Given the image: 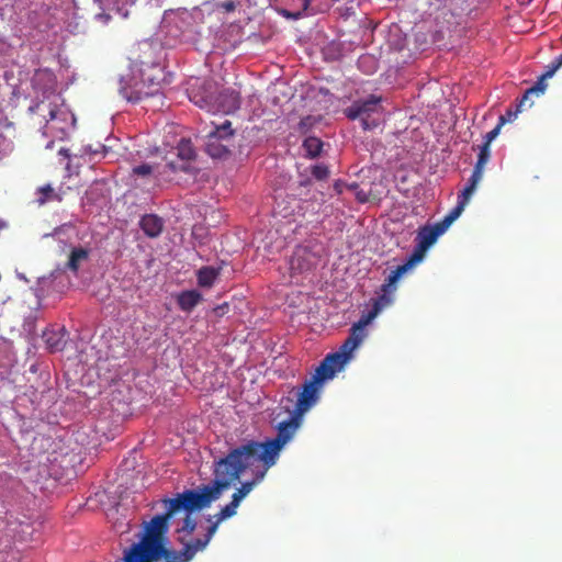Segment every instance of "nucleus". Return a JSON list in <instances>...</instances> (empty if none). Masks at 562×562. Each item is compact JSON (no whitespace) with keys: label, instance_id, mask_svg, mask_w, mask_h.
<instances>
[{"label":"nucleus","instance_id":"nucleus-1","mask_svg":"<svg viewBox=\"0 0 562 562\" xmlns=\"http://www.w3.org/2000/svg\"><path fill=\"white\" fill-rule=\"evenodd\" d=\"M226 490V483L214 479L198 491L187 490L175 498L164 499L166 513L144 524L139 541L124 550L122 562H190L194 552L187 544L180 551L167 547L169 519L181 508L191 513L209 507Z\"/></svg>","mask_w":562,"mask_h":562},{"label":"nucleus","instance_id":"nucleus-2","mask_svg":"<svg viewBox=\"0 0 562 562\" xmlns=\"http://www.w3.org/2000/svg\"><path fill=\"white\" fill-rule=\"evenodd\" d=\"M301 422L302 416L291 411L290 417L279 423L276 438L265 442L250 440L231 450L226 457L214 462V479L220 483H226L228 490L246 469L252 468L256 463L274 465L282 447L294 436Z\"/></svg>","mask_w":562,"mask_h":562},{"label":"nucleus","instance_id":"nucleus-3","mask_svg":"<svg viewBox=\"0 0 562 562\" xmlns=\"http://www.w3.org/2000/svg\"><path fill=\"white\" fill-rule=\"evenodd\" d=\"M35 90H42L44 100H41L29 108L32 114L41 117L46 132H58L67 134L75 126L76 117L68 108L58 103L55 95L56 79L49 71H38L33 78Z\"/></svg>","mask_w":562,"mask_h":562},{"label":"nucleus","instance_id":"nucleus-4","mask_svg":"<svg viewBox=\"0 0 562 562\" xmlns=\"http://www.w3.org/2000/svg\"><path fill=\"white\" fill-rule=\"evenodd\" d=\"M351 357L352 355L344 350L341 346L338 351L328 353L311 379L306 380L300 390H292L291 393L296 397L292 412L303 417L318 402L324 382L341 371Z\"/></svg>","mask_w":562,"mask_h":562},{"label":"nucleus","instance_id":"nucleus-5","mask_svg":"<svg viewBox=\"0 0 562 562\" xmlns=\"http://www.w3.org/2000/svg\"><path fill=\"white\" fill-rule=\"evenodd\" d=\"M402 265L397 266L381 285V294L372 299V310L363 314L361 318L351 326L349 335L342 342L341 347L349 353L352 352L362 344L367 336L366 327L376 317V315L386 306L393 303V294L396 291V283L403 274L408 272Z\"/></svg>","mask_w":562,"mask_h":562},{"label":"nucleus","instance_id":"nucleus-6","mask_svg":"<svg viewBox=\"0 0 562 562\" xmlns=\"http://www.w3.org/2000/svg\"><path fill=\"white\" fill-rule=\"evenodd\" d=\"M402 265L397 266L381 285V294L372 299V310L363 314L361 318L351 326L349 335L342 342L341 347L349 353L352 352L362 344L367 336L366 327L376 317V315L386 306L393 303V294L396 291V283L403 274L408 272Z\"/></svg>","mask_w":562,"mask_h":562},{"label":"nucleus","instance_id":"nucleus-7","mask_svg":"<svg viewBox=\"0 0 562 562\" xmlns=\"http://www.w3.org/2000/svg\"><path fill=\"white\" fill-rule=\"evenodd\" d=\"M381 97L371 94L364 100L355 101L345 110V114L349 120L360 119L363 130H371L378 126L374 113L381 109Z\"/></svg>","mask_w":562,"mask_h":562},{"label":"nucleus","instance_id":"nucleus-8","mask_svg":"<svg viewBox=\"0 0 562 562\" xmlns=\"http://www.w3.org/2000/svg\"><path fill=\"white\" fill-rule=\"evenodd\" d=\"M441 232L436 225H425L420 227L416 236V247L409 258L402 266L412 270L416 263L423 260L426 251L436 243Z\"/></svg>","mask_w":562,"mask_h":562},{"label":"nucleus","instance_id":"nucleus-9","mask_svg":"<svg viewBox=\"0 0 562 562\" xmlns=\"http://www.w3.org/2000/svg\"><path fill=\"white\" fill-rule=\"evenodd\" d=\"M158 83L145 86L144 81H137L135 78L121 79L120 93L128 102H139L146 98L153 97L158 92Z\"/></svg>","mask_w":562,"mask_h":562},{"label":"nucleus","instance_id":"nucleus-10","mask_svg":"<svg viewBox=\"0 0 562 562\" xmlns=\"http://www.w3.org/2000/svg\"><path fill=\"white\" fill-rule=\"evenodd\" d=\"M213 111H220L225 114L236 112L240 108V95L234 89H224L216 97H214Z\"/></svg>","mask_w":562,"mask_h":562},{"label":"nucleus","instance_id":"nucleus-11","mask_svg":"<svg viewBox=\"0 0 562 562\" xmlns=\"http://www.w3.org/2000/svg\"><path fill=\"white\" fill-rule=\"evenodd\" d=\"M177 156L180 158L181 162L177 164L173 160L169 161L166 166L171 171H186L187 170V164L194 159L195 151L192 146V143L190 139L182 138L178 146H177Z\"/></svg>","mask_w":562,"mask_h":562},{"label":"nucleus","instance_id":"nucleus-12","mask_svg":"<svg viewBox=\"0 0 562 562\" xmlns=\"http://www.w3.org/2000/svg\"><path fill=\"white\" fill-rule=\"evenodd\" d=\"M204 93L199 91L191 90L189 93L190 100L201 109H207L209 111H213L214 109V95L211 93L213 89L212 82H204L202 86Z\"/></svg>","mask_w":562,"mask_h":562},{"label":"nucleus","instance_id":"nucleus-13","mask_svg":"<svg viewBox=\"0 0 562 562\" xmlns=\"http://www.w3.org/2000/svg\"><path fill=\"white\" fill-rule=\"evenodd\" d=\"M139 225L146 236L155 238L161 234L164 221L158 215L146 214L142 217Z\"/></svg>","mask_w":562,"mask_h":562},{"label":"nucleus","instance_id":"nucleus-14","mask_svg":"<svg viewBox=\"0 0 562 562\" xmlns=\"http://www.w3.org/2000/svg\"><path fill=\"white\" fill-rule=\"evenodd\" d=\"M231 145L215 136H206L205 151L212 158L222 159L229 155Z\"/></svg>","mask_w":562,"mask_h":562},{"label":"nucleus","instance_id":"nucleus-15","mask_svg":"<svg viewBox=\"0 0 562 562\" xmlns=\"http://www.w3.org/2000/svg\"><path fill=\"white\" fill-rule=\"evenodd\" d=\"M89 256L90 249L85 247H74L68 256L66 268L71 272L77 273L80 268V265L83 261H87L89 259Z\"/></svg>","mask_w":562,"mask_h":562},{"label":"nucleus","instance_id":"nucleus-16","mask_svg":"<svg viewBox=\"0 0 562 562\" xmlns=\"http://www.w3.org/2000/svg\"><path fill=\"white\" fill-rule=\"evenodd\" d=\"M43 338L50 352L60 351L66 345L65 330H46Z\"/></svg>","mask_w":562,"mask_h":562},{"label":"nucleus","instance_id":"nucleus-17","mask_svg":"<svg viewBox=\"0 0 562 562\" xmlns=\"http://www.w3.org/2000/svg\"><path fill=\"white\" fill-rule=\"evenodd\" d=\"M548 78H543V75H541L538 79V81L529 89H527L518 104V108H517V112H520L522 111V109L527 105V106H531L532 105V101H530V95L532 94H536V95H540L544 92V90L547 89V83H546V80Z\"/></svg>","mask_w":562,"mask_h":562},{"label":"nucleus","instance_id":"nucleus-18","mask_svg":"<svg viewBox=\"0 0 562 562\" xmlns=\"http://www.w3.org/2000/svg\"><path fill=\"white\" fill-rule=\"evenodd\" d=\"M202 300L201 293L196 290L183 291L178 295V305L184 312L192 311Z\"/></svg>","mask_w":562,"mask_h":562},{"label":"nucleus","instance_id":"nucleus-19","mask_svg":"<svg viewBox=\"0 0 562 562\" xmlns=\"http://www.w3.org/2000/svg\"><path fill=\"white\" fill-rule=\"evenodd\" d=\"M256 467L255 476L251 481L244 482L239 488H237L240 494L245 495V497L252 491V488L260 483L263 477L266 476L268 470L271 467H267L266 463H261L260 468L257 467V463L254 465Z\"/></svg>","mask_w":562,"mask_h":562},{"label":"nucleus","instance_id":"nucleus-20","mask_svg":"<svg viewBox=\"0 0 562 562\" xmlns=\"http://www.w3.org/2000/svg\"><path fill=\"white\" fill-rule=\"evenodd\" d=\"M105 146L98 144L97 147H92L91 145L83 146L79 149V154H75L74 158L83 159L85 162H91L94 160L97 156H104Z\"/></svg>","mask_w":562,"mask_h":562},{"label":"nucleus","instance_id":"nucleus-21","mask_svg":"<svg viewBox=\"0 0 562 562\" xmlns=\"http://www.w3.org/2000/svg\"><path fill=\"white\" fill-rule=\"evenodd\" d=\"M220 271L213 267H202L198 271V283L200 286L210 288L218 277Z\"/></svg>","mask_w":562,"mask_h":562},{"label":"nucleus","instance_id":"nucleus-22","mask_svg":"<svg viewBox=\"0 0 562 562\" xmlns=\"http://www.w3.org/2000/svg\"><path fill=\"white\" fill-rule=\"evenodd\" d=\"M207 136H215L218 139H222L228 144H232V139L234 136V130L232 128L231 121L226 120L220 125H216L213 131H211Z\"/></svg>","mask_w":562,"mask_h":562},{"label":"nucleus","instance_id":"nucleus-23","mask_svg":"<svg viewBox=\"0 0 562 562\" xmlns=\"http://www.w3.org/2000/svg\"><path fill=\"white\" fill-rule=\"evenodd\" d=\"M482 178H483V171L473 168L472 175H471L465 188L460 192L459 196L463 198L467 201H470L471 195L476 190V187L481 182Z\"/></svg>","mask_w":562,"mask_h":562},{"label":"nucleus","instance_id":"nucleus-24","mask_svg":"<svg viewBox=\"0 0 562 562\" xmlns=\"http://www.w3.org/2000/svg\"><path fill=\"white\" fill-rule=\"evenodd\" d=\"M324 143L314 136L306 137L303 142V148L306 151L308 158H316L321 155Z\"/></svg>","mask_w":562,"mask_h":562},{"label":"nucleus","instance_id":"nucleus-25","mask_svg":"<svg viewBox=\"0 0 562 562\" xmlns=\"http://www.w3.org/2000/svg\"><path fill=\"white\" fill-rule=\"evenodd\" d=\"M517 113V111L515 113H512L510 111L507 112V115H508V119L505 116V115H501L499 116V120H498V124L492 130L490 131L486 135H485V139H484V143L483 144H487V145H491V143L498 136L499 132H501V128L502 126L507 122V121H510L512 120V116H515Z\"/></svg>","mask_w":562,"mask_h":562},{"label":"nucleus","instance_id":"nucleus-26","mask_svg":"<svg viewBox=\"0 0 562 562\" xmlns=\"http://www.w3.org/2000/svg\"><path fill=\"white\" fill-rule=\"evenodd\" d=\"M490 146L491 145H487V144H482L480 146V151H479V155H477V160H476V162L474 165L475 169H479V170H481L483 172H484V167H485V165L487 164V161L490 160V157H491Z\"/></svg>","mask_w":562,"mask_h":562},{"label":"nucleus","instance_id":"nucleus-27","mask_svg":"<svg viewBox=\"0 0 562 562\" xmlns=\"http://www.w3.org/2000/svg\"><path fill=\"white\" fill-rule=\"evenodd\" d=\"M38 203L40 204H44L46 203L47 201H52V200H57V201H60V196H58L54 189L49 186V184H46L44 187H41L38 189Z\"/></svg>","mask_w":562,"mask_h":562},{"label":"nucleus","instance_id":"nucleus-28","mask_svg":"<svg viewBox=\"0 0 562 562\" xmlns=\"http://www.w3.org/2000/svg\"><path fill=\"white\" fill-rule=\"evenodd\" d=\"M237 506H234L233 504H227L226 506H224L218 514L215 515V517L217 518V522H221L227 518H231L233 517L235 514H236V510H237Z\"/></svg>","mask_w":562,"mask_h":562},{"label":"nucleus","instance_id":"nucleus-29","mask_svg":"<svg viewBox=\"0 0 562 562\" xmlns=\"http://www.w3.org/2000/svg\"><path fill=\"white\" fill-rule=\"evenodd\" d=\"M312 176L317 180H325L329 176V169L326 165H315L312 167Z\"/></svg>","mask_w":562,"mask_h":562},{"label":"nucleus","instance_id":"nucleus-30","mask_svg":"<svg viewBox=\"0 0 562 562\" xmlns=\"http://www.w3.org/2000/svg\"><path fill=\"white\" fill-rule=\"evenodd\" d=\"M468 203L469 201L458 195V204L448 213V215L451 217L453 222L461 215L463 209Z\"/></svg>","mask_w":562,"mask_h":562},{"label":"nucleus","instance_id":"nucleus-31","mask_svg":"<svg viewBox=\"0 0 562 562\" xmlns=\"http://www.w3.org/2000/svg\"><path fill=\"white\" fill-rule=\"evenodd\" d=\"M468 203L469 201L458 195V204L448 213V215L451 217L453 222L461 215L463 209Z\"/></svg>","mask_w":562,"mask_h":562},{"label":"nucleus","instance_id":"nucleus-32","mask_svg":"<svg viewBox=\"0 0 562 562\" xmlns=\"http://www.w3.org/2000/svg\"><path fill=\"white\" fill-rule=\"evenodd\" d=\"M562 67V54L559 55L548 67L543 75V78H551L555 71Z\"/></svg>","mask_w":562,"mask_h":562},{"label":"nucleus","instance_id":"nucleus-33","mask_svg":"<svg viewBox=\"0 0 562 562\" xmlns=\"http://www.w3.org/2000/svg\"><path fill=\"white\" fill-rule=\"evenodd\" d=\"M154 168L148 164H143L133 168L132 172L135 176L147 177L151 175Z\"/></svg>","mask_w":562,"mask_h":562},{"label":"nucleus","instance_id":"nucleus-34","mask_svg":"<svg viewBox=\"0 0 562 562\" xmlns=\"http://www.w3.org/2000/svg\"><path fill=\"white\" fill-rule=\"evenodd\" d=\"M209 542L210 541L204 537L202 539H195L194 541L187 543V546L189 548H191V550H193L194 555H195L198 551L204 550L206 548V546L209 544Z\"/></svg>","mask_w":562,"mask_h":562},{"label":"nucleus","instance_id":"nucleus-35","mask_svg":"<svg viewBox=\"0 0 562 562\" xmlns=\"http://www.w3.org/2000/svg\"><path fill=\"white\" fill-rule=\"evenodd\" d=\"M196 528V522L193 518H191L190 515H187L184 520H183V525H182V528L181 530L182 531H186L187 533L191 535Z\"/></svg>","mask_w":562,"mask_h":562},{"label":"nucleus","instance_id":"nucleus-36","mask_svg":"<svg viewBox=\"0 0 562 562\" xmlns=\"http://www.w3.org/2000/svg\"><path fill=\"white\" fill-rule=\"evenodd\" d=\"M453 223V221L451 220V217L447 214L441 221H439L438 223H436V227L441 232V234H443L449 227L450 225Z\"/></svg>","mask_w":562,"mask_h":562},{"label":"nucleus","instance_id":"nucleus-37","mask_svg":"<svg viewBox=\"0 0 562 562\" xmlns=\"http://www.w3.org/2000/svg\"><path fill=\"white\" fill-rule=\"evenodd\" d=\"M245 498V495L240 494V492L236 491L233 495H232V501L229 502L231 504H233L234 506H239L240 502Z\"/></svg>","mask_w":562,"mask_h":562},{"label":"nucleus","instance_id":"nucleus-38","mask_svg":"<svg viewBox=\"0 0 562 562\" xmlns=\"http://www.w3.org/2000/svg\"><path fill=\"white\" fill-rule=\"evenodd\" d=\"M245 498V495L240 494V492L236 491L233 495H232V501L229 502L231 504H233L234 506H239L240 502Z\"/></svg>","mask_w":562,"mask_h":562},{"label":"nucleus","instance_id":"nucleus-39","mask_svg":"<svg viewBox=\"0 0 562 562\" xmlns=\"http://www.w3.org/2000/svg\"><path fill=\"white\" fill-rule=\"evenodd\" d=\"M218 524L217 520L215 522H213L209 529H207V532L206 535L204 536L209 541H211L213 535L215 533V531L217 530V527H218Z\"/></svg>","mask_w":562,"mask_h":562},{"label":"nucleus","instance_id":"nucleus-40","mask_svg":"<svg viewBox=\"0 0 562 562\" xmlns=\"http://www.w3.org/2000/svg\"><path fill=\"white\" fill-rule=\"evenodd\" d=\"M228 308V305L225 303L223 305H218L214 308V313L217 315V316H222L226 313Z\"/></svg>","mask_w":562,"mask_h":562},{"label":"nucleus","instance_id":"nucleus-41","mask_svg":"<svg viewBox=\"0 0 562 562\" xmlns=\"http://www.w3.org/2000/svg\"><path fill=\"white\" fill-rule=\"evenodd\" d=\"M283 14L288 18H292L294 20H297L302 16V12H295V13H292L290 11H286V10H283Z\"/></svg>","mask_w":562,"mask_h":562},{"label":"nucleus","instance_id":"nucleus-42","mask_svg":"<svg viewBox=\"0 0 562 562\" xmlns=\"http://www.w3.org/2000/svg\"><path fill=\"white\" fill-rule=\"evenodd\" d=\"M311 117L307 116L305 119H303L301 122H300V131L301 132H306L305 127L307 126L308 122H310Z\"/></svg>","mask_w":562,"mask_h":562},{"label":"nucleus","instance_id":"nucleus-43","mask_svg":"<svg viewBox=\"0 0 562 562\" xmlns=\"http://www.w3.org/2000/svg\"><path fill=\"white\" fill-rule=\"evenodd\" d=\"M364 63H374V60L371 56H362L359 59V65L362 66Z\"/></svg>","mask_w":562,"mask_h":562},{"label":"nucleus","instance_id":"nucleus-44","mask_svg":"<svg viewBox=\"0 0 562 562\" xmlns=\"http://www.w3.org/2000/svg\"><path fill=\"white\" fill-rule=\"evenodd\" d=\"M59 154H60V155H64V156H65V157H67V158H70V155H69L68 149L61 148V149L59 150Z\"/></svg>","mask_w":562,"mask_h":562},{"label":"nucleus","instance_id":"nucleus-45","mask_svg":"<svg viewBox=\"0 0 562 562\" xmlns=\"http://www.w3.org/2000/svg\"><path fill=\"white\" fill-rule=\"evenodd\" d=\"M291 269H292V270H302V269H304V267H294V266H291Z\"/></svg>","mask_w":562,"mask_h":562},{"label":"nucleus","instance_id":"nucleus-46","mask_svg":"<svg viewBox=\"0 0 562 562\" xmlns=\"http://www.w3.org/2000/svg\"><path fill=\"white\" fill-rule=\"evenodd\" d=\"M234 4L233 3H229L226 5L227 9H233Z\"/></svg>","mask_w":562,"mask_h":562}]
</instances>
